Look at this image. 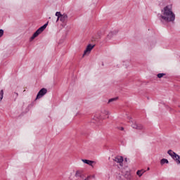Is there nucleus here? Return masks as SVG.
<instances>
[{"instance_id":"f257e3e1","label":"nucleus","mask_w":180,"mask_h":180,"mask_svg":"<svg viewBox=\"0 0 180 180\" xmlns=\"http://www.w3.org/2000/svg\"><path fill=\"white\" fill-rule=\"evenodd\" d=\"M161 12L162 13L158 15H160V20L162 23H164V22L169 23V22L175 20V13L172 11V6L167 5L165 6Z\"/></svg>"},{"instance_id":"f03ea898","label":"nucleus","mask_w":180,"mask_h":180,"mask_svg":"<svg viewBox=\"0 0 180 180\" xmlns=\"http://www.w3.org/2000/svg\"><path fill=\"white\" fill-rule=\"evenodd\" d=\"M47 94V89L46 88H42L38 92L37 95L36 100L37 99H41V98H43Z\"/></svg>"},{"instance_id":"7ed1b4c3","label":"nucleus","mask_w":180,"mask_h":180,"mask_svg":"<svg viewBox=\"0 0 180 180\" xmlns=\"http://www.w3.org/2000/svg\"><path fill=\"white\" fill-rule=\"evenodd\" d=\"M94 47H95V45H92V44H89L86 46V50L84 51L83 57H84V56H86V54H89L91 53V51H92V49H94Z\"/></svg>"},{"instance_id":"20e7f679","label":"nucleus","mask_w":180,"mask_h":180,"mask_svg":"<svg viewBox=\"0 0 180 180\" xmlns=\"http://www.w3.org/2000/svg\"><path fill=\"white\" fill-rule=\"evenodd\" d=\"M122 174L124 176V178H126V179H131V174H130V170H125L123 169L122 170Z\"/></svg>"},{"instance_id":"39448f33","label":"nucleus","mask_w":180,"mask_h":180,"mask_svg":"<svg viewBox=\"0 0 180 180\" xmlns=\"http://www.w3.org/2000/svg\"><path fill=\"white\" fill-rule=\"evenodd\" d=\"M114 161H115V162H118V164H120V165H121V167H123V157L122 156H116L114 159Z\"/></svg>"},{"instance_id":"423d86ee","label":"nucleus","mask_w":180,"mask_h":180,"mask_svg":"<svg viewBox=\"0 0 180 180\" xmlns=\"http://www.w3.org/2000/svg\"><path fill=\"white\" fill-rule=\"evenodd\" d=\"M131 127L133 129H136V130H143V129H144V127L141 124L134 123Z\"/></svg>"},{"instance_id":"0eeeda50","label":"nucleus","mask_w":180,"mask_h":180,"mask_svg":"<svg viewBox=\"0 0 180 180\" xmlns=\"http://www.w3.org/2000/svg\"><path fill=\"white\" fill-rule=\"evenodd\" d=\"M82 161L84 164H87V165H90V167H94L93 164H95V161H92L86 159H82Z\"/></svg>"},{"instance_id":"6e6552de","label":"nucleus","mask_w":180,"mask_h":180,"mask_svg":"<svg viewBox=\"0 0 180 180\" xmlns=\"http://www.w3.org/2000/svg\"><path fill=\"white\" fill-rule=\"evenodd\" d=\"M68 19V15L65 13H63L60 17V20L62 22V23H65V20Z\"/></svg>"},{"instance_id":"1a4fd4ad","label":"nucleus","mask_w":180,"mask_h":180,"mask_svg":"<svg viewBox=\"0 0 180 180\" xmlns=\"http://www.w3.org/2000/svg\"><path fill=\"white\" fill-rule=\"evenodd\" d=\"M48 25H49V22H47L44 25H42L39 29H37V31H38V32L41 34L42 32H44V30L46 29V27H47Z\"/></svg>"},{"instance_id":"9d476101","label":"nucleus","mask_w":180,"mask_h":180,"mask_svg":"<svg viewBox=\"0 0 180 180\" xmlns=\"http://www.w3.org/2000/svg\"><path fill=\"white\" fill-rule=\"evenodd\" d=\"M115 34H117V31H112L109 32V34L107 35V38L109 39H112Z\"/></svg>"},{"instance_id":"9b49d317","label":"nucleus","mask_w":180,"mask_h":180,"mask_svg":"<svg viewBox=\"0 0 180 180\" xmlns=\"http://www.w3.org/2000/svg\"><path fill=\"white\" fill-rule=\"evenodd\" d=\"M39 34H40V32H39V31L37 30L31 37L30 40H34V39H36V37H37Z\"/></svg>"},{"instance_id":"f8f14e48","label":"nucleus","mask_w":180,"mask_h":180,"mask_svg":"<svg viewBox=\"0 0 180 180\" xmlns=\"http://www.w3.org/2000/svg\"><path fill=\"white\" fill-rule=\"evenodd\" d=\"M160 164L164 165V164H169V161L167 159L163 158L160 160Z\"/></svg>"},{"instance_id":"ddd939ff","label":"nucleus","mask_w":180,"mask_h":180,"mask_svg":"<svg viewBox=\"0 0 180 180\" xmlns=\"http://www.w3.org/2000/svg\"><path fill=\"white\" fill-rule=\"evenodd\" d=\"M144 172H146V171H144V170H138L136 172V174L139 176H141Z\"/></svg>"},{"instance_id":"4468645a","label":"nucleus","mask_w":180,"mask_h":180,"mask_svg":"<svg viewBox=\"0 0 180 180\" xmlns=\"http://www.w3.org/2000/svg\"><path fill=\"white\" fill-rule=\"evenodd\" d=\"M165 75H167V74H165V73H158L157 75V77H158V78H162V77H165Z\"/></svg>"},{"instance_id":"2eb2a0df","label":"nucleus","mask_w":180,"mask_h":180,"mask_svg":"<svg viewBox=\"0 0 180 180\" xmlns=\"http://www.w3.org/2000/svg\"><path fill=\"white\" fill-rule=\"evenodd\" d=\"M117 99H118L117 97L110 98V99L108 100V103H110L111 102H115Z\"/></svg>"},{"instance_id":"dca6fc26","label":"nucleus","mask_w":180,"mask_h":180,"mask_svg":"<svg viewBox=\"0 0 180 180\" xmlns=\"http://www.w3.org/2000/svg\"><path fill=\"white\" fill-rule=\"evenodd\" d=\"M4 99V90H1L0 91V102Z\"/></svg>"},{"instance_id":"f3484780","label":"nucleus","mask_w":180,"mask_h":180,"mask_svg":"<svg viewBox=\"0 0 180 180\" xmlns=\"http://www.w3.org/2000/svg\"><path fill=\"white\" fill-rule=\"evenodd\" d=\"M63 14H61V12H58V11H57L56 13V16H57V18H61V15H62Z\"/></svg>"},{"instance_id":"a211bd4d","label":"nucleus","mask_w":180,"mask_h":180,"mask_svg":"<svg viewBox=\"0 0 180 180\" xmlns=\"http://www.w3.org/2000/svg\"><path fill=\"white\" fill-rule=\"evenodd\" d=\"M75 176H81V172L77 171L75 174Z\"/></svg>"},{"instance_id":"6ab92c4d","label":"nucleus","mask_w":180,"mask_h":180,"mask_svg":"<svg viewBox=\"0 0 180 180\" xmlns=\"http://www.w3.org/2000/svg\"><path fill=\"white\" fill-rule=\"evenodd\" d=\"M4 36V30L1 29L0 30V37H2Z\"/></svg>"},{"instance_id":"aec40b11","label":"nucleus","mask_w":180,"mask_h":180,"mask_svg":"<svg viewBox=\"0 0 180 180\" xmlns=\"http://www.w3.org/2000/svg\"><path fill=\"white\" fill-rule=\"evenodd\" d=\"M103 112L105 115H109V111L104 110Z\"/></svg>"},{"instance_id":"412c9836","label":"nucleus","mask_w":180,"mask_h":180,"mask_svg":"<svg viewBox=\"0 0 180 180\" xmlns=\"http://www.w3.org/2000/svg\"><path fill=\"white\" fill-rule=\"evenodd\" d=\"M101 32H98V36L99 37H101Z\"/></svg>"},{"instance_id":"4be33fe9","label":"nucleus","mask_w":180,"mask_h":180,"mask_svg":"<svg viewBox=\"0 0 180 180\" xmlns=\"http://www.w3.org/2000/svg\"><path fill=\"white\" fill-rule=\"evenodd\" d=\"M125 162H127V158L124 159Z\"/></svg>"},{"instance_id":"5701e85b","label":"nucleus","mask_w":180,"mask_h":180,"mask_svg":"<svg viewBox=\"0 0 180 180\" xmlns=\"http://www.w3.org/2000/svg\"><path fill=\"white\" fill-rule=\"evenodd\" d=\"M58 20H60V18L58 17L56 22H58Z\"/></svg>"},{"instance_id":"b1692460","label":"nucleus","mask_w":180,"mask_h":180,"mask_svg":"<svg viewBox=\"0 0 180 180\" xmlns=\"http://www.w3.org/2000/svg\"><path fill=\"white\" fill-rule=\"evenodd\" d=\"M120 130H124V128L121 127Z\"/></svg>"},{"instance_id":"393cba45","label":"nucleus","mask_w":180,"mask_h":180,"mask_svg":"<svg viewBox=\"0 0 180 180\" xmlns=\"http://www.w3.org/2000/svg\"><path fill=\"white\" fill-rule=\"evenodd\" d=\"M15 95L18 96V93H15Z\"/></svg>"},{"instance_id":"a878e982","label":"nucleus","mask_w":180,"mask_h":180,"mask_svg":"<svg viewBox=\"0 0 180 180\" xmlns=\"http://www.w3.org/2000/svg\"><path fill=\"white\" fill-rule=\"evenodd\" d=\"M149 169H150V167H148V171H149Z\"/></svg>"}]
</instances>
